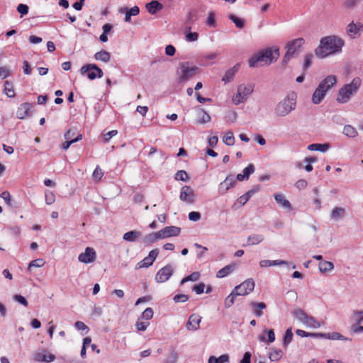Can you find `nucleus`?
Listing matches in <instances>:
<instances>
[{
    "label": "nucleus",
    "mask_w": 363,
    "mask_h": 363,
    "mask_svg": "<svg viewBox=\"0 0 363 363\" xmlns=\"http://www.w3.org/2000/svg\"><path fill=\"white\" fill-rule=\"evenodd\" d=\"M82 138V135L81 134H78L73 140H66V141L62 144V149L64 150H67L72 144L81 140Z\"/></svg>",
    "instance_id": "3c124183"
},
{
    "label": "nucleus",
    "mask_w": 363,
    "mask_h": 363,
    "mask_svg": "<svg viewBox=\"0 0 363 363\" xmlns=\"http://www.w3.org/2000/svg\"><path fill=\"white\" fill-rule=\"evenodd\" d=\"M143 242L145 245H149L156 242V240H155L153 233H150V234L147 235L146 236H145Z\"/></svg>",
    "instance_id": "bf43d9fd"
},
{
    "label": "nucleus",
    "mask_w": 363,
    "mask_h": 363,
    "mask_svg": "<svg viewBox=\"0 0 363 363\" xmlns=\"http://www.w3.org/2000/svg\"><path fill=\"white\" fill-rule=\"evenodd\" d=\"M283 352L281 350H274L270 354H269V359L271 361H278L282 357Z\"/></svg>",
    "instance_id": "603ef678"
},
{
    "label": "nucleus",
    "mask_w": 363,
    "mask_h": 363,
    "mask_svg": "<svg viewBox=\"0 0 363 363\" xmlns=\"http://www.w3.org/2000/svg\"><path fill=\"white\" fill-rule=\"evenodd\" d=\"M201 317L199 314H191L186 323V329L188 330H197L200 327Z\"/></svg>",
    "instance_id": "a211bd4d"
},
{
    "label": "nucleus",
    "mask_w": 363,
    "mask_h": 363,
    "mask_svg": "<svg viewBox=\"0 0 363 363\" xmlns=\"http://www.w3.org/2000/svg\"><path fill=\"white\" fill-rule=\"evenodd\" d=\"M189 299V296L186 294H177L175 295L173 298V300L175 303H184L187 301Z\"/></svg>",
    "instance_id": "e2e57ef3"
},
{
    "label": "nucleus",
    "mask_w": 363,
    "mask_h": 363,
    "mask_svg": "<svg viewBox=\"0 0 363 363\" xmlns=\"http://www.w3.org/2000/svg\"><path fill=\"white\" fill-rule=\"evenodd\" d=\"M159 255V250L158 249H154L151 250L148 256L145 257L142 261L138 262L137 264L136 268L140 269V268H147L150 266H151L155 260L156 259L157 257Z\"/></svg>",
    "instance_id": "f8f14e48"
},
{
    "label": "nucleus",
    "mask_w": 363,
    "mask_h": 363,
    "mask_svg": "<svg viewBox=\"0 0 363 363\" xmlns=\"http://www.w3.org/2000/svg\"><path fill=\"white\" fill-rule=\"evenodd\" d=\"M305 40L302 38H296L289 42L286 46V52L283 57L282 63L286 65L294 57L296 51L303 45Z\"/></svg>",
    "instance_id": "0eeeda50"
},
{
    "label": "nucleus",
    "mask_w": 363,
    "mask_h": 363,
    "mask_svg": "<svg viewBox=\"0 0 363 363\" xmlns=\"http://www.w3.org/2000/svg\"><path fill=\"white\" fill-rule=\"evenodd\" d=\"M228 18L233 21L235 26L239 29H242L245 26V20L235 16V14H230Z\"/></svg>",
    "instance_id": "a19ab883"
},
{
    "label": "nucleus",
    "mask_w": 363,
    "mask_h": 363,
    "mask_svg": "<svg viewBox=\"0 0 363 363\" xmlns=\"http://www.w3.org/2000/svg\"><path fill=\"white\" fill-rule=\"evenodd\" d=\"M179 357V354L176 350V348L174 347L171 346L169 348L168 352L165 355L162 361V363H177Z\"/></svg>",
    "instance_id": "6ab92c4d"
},
{
    "label": "nucleus",
    "mask_w": 363,
    "mask_h": 363,
    "mask_svg": "<svg viewBox=\"0 0 363 363\" xmlns=\"http://www.w3.org/2000/svg\"><path fill=\"white\" fill-rule=\"evenodd\" d=\"M360 28V26H357L354 22H352L347 27V33L351 38H354L358 34Z\"/></svg>",
    "instance_id": "2f4dec72"
},
{
    "label": "nucleus",
    "mask_w": 363,
    "mask_h": 363,
    "mask_svg": "<svg viewBox=\"0 0 363 363\" xmlns=\"http://www.w3.org/2000/svg\"><path fill=\"white\" fill-rule=\"evenodd\" d=\"M293 316L306 327L310 328H318L324 322L317 320L313 316L308 315L303 309L298 308L292 312Z\"/></svg>",
    "instance_id": "423d86ee"
},
{
    "label": "nucleus",
    "mask_w": 363,
    "mask_h": 363,
    "mask_svg": "<svg viewBox=\"0 0 363 363\" xmlns=\"http://www.w3.org/2000/svg\"><path fill=\"white\" fill-rule=\"evenodd\" d=\"M255 281L252 279H247L240 284L236 286L233 291L238 296H245L252 292L255 289Z\"/></svg>",
    "instance_id": "9d476101"
},
{
    "label": "nucleus",
    "mask_w": 363,
    "mask_h": 363,
    "mask_svg": "<svg viewBox=\"0 0 363 363\" xmlns=\"http://www.w3.org/2000/svg\"><path fill=\"white\" fill-rule=\"evenodd\" d=\"M238 179L235 178L233 175L228 176L225 179L220 183L221 186H225V190H229L230 188H233Z\"/></svg>",
    "instance_id": "f704fd0d"
},
{
    "label": "nucleus",
    "mask_w": 363,
    "mask_h": 363,
    "mask_svg": "<svg viewBox=\"0 0 363 363\" xmlns=\"http://www.w3.org/2000/svg\"><path fill=\"white\" fill-rule=\"evenodd\" d=\"M325 339H329V340H348L349 339L347 337H345L342 335H341L339 333L333 332V333H325Z\"/></svg>",
    "instance_id": "49530a36"
},
{
    "label": "nucleus",
    "mask_w": 363,
    "mask_h": 363,
    "mask_svg": "<svg viewBox=\"0 0 363 363\" xmlns=\"http://www.w3.org/2000/svg\"><path fill=\"white\" fill-rule=\"evenodd\" d=\"M80 73L82 75H86L90 80L101 78L104 75L102 69L95 64L83 65L80 69Z\"/></svg>",
    "instance_id": "6e6552de"
},
{
    "label": "nucleus",
    "mask_w": 363,
    "mask_h": 363,
    "mask_svg": "<svg viewBox=\"0 0 363 363\" xmlns=\"http://www.w3.org/2000/svg\"><path fill=\"white\" fill-rule=\"evenodd\" d=\"M198 116V123L201 124L208 123L211 120V116L203 108H199Z\"/></svg>",
    "instance_id": "c9c22d12"
},
{
    "label": "nucleus",
    "mask_w": 363,
    "mask_h": 363,
    "mask_svg": "<svg viewBox=\"0 0 363 363\" xmlns=\"http://www.w3.org/2000/svg\"><path fill=\"white\" fill-rule=\"evenodd\" d=\"M345 214V210L342 207H335L330 214V218L334 220L342 219Z\"/></svg>",
    "instance_id": "bb28decb"
},
{
    "label": "nucleus",
    "mask_w": 363,
    "mask_h": 363,
    "mask_svg": "<svg viewBox=\"0 0 363 363\" xmlns=\"http://www.w3.org/2000/svg\"><path fill=\"white\" fill-rule=\"evenodd\" d=\"M330 148L328 143H313L308 146V149L311 151H319L325 152Z\"/></svg>",
    "instance_id": "a878e982"
},
{
    "label": "nucleus",
    "mask_w": 363,
    "mask_h": 363,
    "mask_svg": "<svg viewBox=\"0 0 363 363\" xmlns=\"http://www.w3.org/2000/svg\"><path fill=\"white\" fill-rule=\"evenodd\" d=\"M55 195L52 192L46 191L45 192V203L48 205H51L55 202Z\"/></svg>",
    "instance_id": "338daca9"
},
{
    "label": "nucleus",
    "mask_w": 363,
    "mask_h": 363,
    "mask_svg": "<svg viewBox=\"0 0 363 363\" xmlns=\"http://www.w3.org/2000/svg\"><path fill=\"white\" fill-rule=\"evenodd\" d=\"M104 175V172L102 169L99 167V166H96L95 168L92 177L95 180H100Z\"/></svg>",
    "instance_id": "052dcab7"
},
{
    "label": "nucleus",
    "mask_w": 363,
    "mask_h": 363,
    "mask_svg": "<svg viewBox=\"0 0 363 363\" xmlns=\"http://www.w3.org/2000/svg\"><path fill=\"white\" fill-rule=\"evenodd\" d=\"M267 339L262 335L258 337V340L263 342L272 343L275 340V334L273 329L267 331Z\"/></svg>",
    "instance_id": "4c0bfd02"
},
{
    "label": "nucleus",
    "mask_w": 363,
    "mask_h": 363,
    "mask_svg": "<svg viewBox=\"0 0 363 363\" xmlns=\"http://www.w3.org/2000/svg\"><path fill=\"white\" fill-rule=\"evenodd\" d=\"M274 199L277 203H279L281 207L291 210V205L290 202L285 199L284 196L281 194H277L274 195Z\"/></svg>",
    "instance_id": "cd10ccee"
},
{
    "label": "nucleus",
    "mask_w": 363,
    "mask_h": 363,
    "mask_svg": "<svg viewBox=\"0 0 363 363\" xmlns=\"http://www.w3.org/2000/svg\"><path fill=\"white\" fill-rule=\"evenodd\" d=\"M179 199L181 201L192 203L194 201V191L189 186H184L180 191Z\"/></svg>",
    "instance_id": "4468645a"
},
{
    "label": "nucleus",
    "mask_w": 363,
    "mask_h": 363,
    "mask_svg": "<svg viewBox=\"0 0 363 363\" xmlns=\"http://www.w3.org/2000/svg\"><path fill=\"white\" fill-rule=\"evenodd\" d=\"M29 10V7L28 5L24 4H20L17 6V11L21 14V16H24L28 14Z\"/></svg>",
    "instance_id": "680f3d73"
},
{
    "label": "nucleus",
    "mask_w": 363,
    "mask_h": 363,
    "mask_svg": "<svg viewBox=\"0 0 363 363\" xmlns=\"http://www.w3.org/2000/svg\"><path fill=\"white\" fill-rule=\"evenodd\" d=\"M247 101V99H244V97L240 94V93L237 91L235 96L233 98V102L235 105H239L242 103H244Z\"/></svg>",
    "instance_id": "69168bd1"
},
{
    "label": "nucleus",
    "mask_w": 363,
    "mask_h": 363,
    "mask_svg": "<svg viewBox=\"0 0 363 363\" xmlns=\"http://www.w3.org/2000/svg\"><path fill=\"white\" fill-rule=\"evenodd\" d=\"M337 82L335 75H329L323 79L312 95V102L314 104H319L324 99L327 91L330 90Z\"/></svg>",
    "instance_id": "20e7f679"
},
{
    "label": "nucleus",
    "mask_w": 363,
    "mask_h": 363,
    "mask_svg": "<svg viewBox=\"0 0 363 363\" xmlns=\"http://www.w3.org/2000/svg\"><path fill=\"white\" fill-rule=\"evenodd\" d=\"M254 86L252 84H240L238 86L237 91L240 93V94L244 97V99H247L249 96L253 92Z\"/></svg>",
    "instance_id": "412c9836"
},
{
    "label": "nucleus",
    "mask_w": 363,
    "mask_h": 363,
    "mask_svg": "<svg viewBox=\"0 0 363 363\" xmlns=\"http://www.w3.org/2000/svg\"><path fill=\"white\" fill-rule=\"evenodd\" d=\"M206 288V285L204 283L201 282L194 286L192 288V290L196 294H201L204 292V289Z\"/></svg>",
    "instance_id": "4d7b16f0"
},
{
    "label": "nucleus",
    "mask_w": 363,
    "mask_h": 363,
    "mask_svg": "<svg viewBox=\"0 0 363 363\" xmlns=\"http://www.w3.org/2000/svg\"><path fill=\"white\" fill-rule=\"evenodd\" d=\"M191 26H186L184 28L185 39L188 42H195L199 38V34L196 32L191 31Z\"/></svg>",
    "instance_id": "7c9ffc66"
},
{
    "label": "nucleus",
    "mask_w": 363,
    "mask_h": 363,
    "mask_svg": "<svg viewBox=\"0 0 363 363\" xmlns=\"http://www.w3.org/2000/svg\"><path fill=\"white\" fill-rule=\"evenodd\" d=\"M34 359L36 362H43L46 363L52 362L55 359V356L52 354H45L42 352H36L34 354Z\"/></svg>",
    "instance_id": "5701e85b"
},
{
    "label": "nucleus",
    "mask_w": 363,
    "mask_h": 363,
    "mask_svg": "<svg viewBox=\"0 0 363 363\" xmlns=\"http://www.w3.org/2000/svg\"><path fill=\"white\" fill-rule=\"evenodd\" d=\"M235 269V264H231L226 265L223 268L220 269L216 274L217 278H224L230 274Z\"/></svg>",
    "instance_id": "393cba45"
},
{
    "label": "nucleus",
    "mask_w": 363,
    "mask_h": 363,
    "mask_svg": "<svg viewBox=\"0 0 363 363\" xmlns=\"http://www.w3.org/2000/svg\"><path fill=\"white\" fill-rule=\"evenodd\" d=\"M344 45V40L338 36H326L320 40V45L315 50V53L318 57L323 59L329 55L341 52Z\"/></svg>",
    "instance_id": "f257e3e1"
},
{
    "label": "nucleus",
    "mask_w": 363,
    "mask_h": 363,
    "mask_svg": "<svg viewBox=\"0 0 363 363\" xmlns=\"http://www.w3.org/2000/svg\"><path fill=\"white\" fill-rule=\"evenodd\" d=\"M353 314L356 320V323L352 325V330L354 333H363V310L354 311Z\"/></svg>",
    "instance_id": "2eb2a0df"
},
{
    "label": "nucleus",
    "mask_w": 363,
    "mask_h": 363,
    "mask_svg": "<svg viewBox=\"0 0 363 363\" xmlns=\"http://www.w3.org/2000/svg\"><path fill=\"white\" fill-rule=\"evenodd\" d=\"M361 83V79L359 77H355L350 83L345 84L338 91L337 101L342 104L348 102L351 96L357 94Z\"/></svg>",
    "instance_id": "39448f33"
},
{
    "label": "nucleus",
    "mask_w": 363,
    "mask_h": 363,
    "mask_svg": "<svg viewBox=\"0 0 363 363\" xmlns=\"http://www.w3.org/2000/svg\"><path fill=\"white\" fill-rule=\"evenodd\" d=\"M200 277V274L199 272H193L191 274L188 275L187 277H184L182 281L180 284L183 285L184 283L187 281H197Z\"/></svg>",
    "instance_id": "09e8293b"
},
{
    "label": "nucleus",
    "mask_w": 363,
    "mask_h": 363,
    "mask_svg": "<svg viewBox=\"0 0 363 363\" xmlns=\"http://www.w3.org/2000/svg\"><path fill=\"white\" fill-rule=\"evenodd\" d=\"M165 237L169 238L172 236H177L181 232V228L176 226H167L163 228Z\"/></svg>",
    "instance_id": "c756f323"
},
{
    "label": "nucleus",
    "mask_w": 363,
    "mask_h": 363,
    "mask_svg": "<svg viewBox=\"0 0 363 363\" xmlns=\"http://www.w3.org/2000/svg\"><path fill=\"white\" fill-rule=\"evenodd\" d=\"M145 7L150 14L154 15L163 9V5L157 0H152L146 4Z\"/></svg>",
    "instance_id": "aec40b11"
},
{
    "label": "nucleus",
    "mask_w": 363,
    "mask_h": 363,
    "mask_svg": "<svg viewBox=\"0 0 363 363\" xmlns=\"http://www.w3.org/2000/svg\"><path fill=\"white\" fill-rule=\"evenodd\" d=\"M174 178H175L176 180L186 182V181H187L189 179V176H188V174H187L186 171H184V170H179L175 174Z\"/></svg>",
    "instance_id": "864d4df0"
},
{
    "label": "nucleus",
    "mask_w": 363,
    "mask_h": 363,
    "mask_svg": "<svg viewBox=\"0 0 363 363\" xmlns=\"http://www.w3.org/2000/svg\"><path fill=\"white\" fill-rule=\"evenodd\" d=\"M206 24L210 28H216V22L215 18V13L213 11L208 12V17L206 21Z\"/></svg>",
    "instance_id": "8fccbe9b"
},
{
    "label": "nucleus",
    "mask_w": 363,
    "mask_h": 363,
    "mask_svg": "<svg viewBox=\"0 0 363 363\" xmlns=\"http://www.w3.org/2000/svg\"><path fill=\"white\" fill-rule=\"evenodd\" d=\"M4 93L9 98H13L15 96V92L13 86L12 82L9 81H6L4 82Z\"/></svg>",
    "instance_id": "79ce46f5"
},
{
    "label": "nucleus",
    "mask_w": 363,
    "mask_h": 363,
    "mask_svg": "<svg viewBox=\"0 0 363 363\" xmlns=\"http://www.w3.org/2000/svg\"><path fill=\"white\" fill-rule=\"evenodd\" d=\"M334 268V264L329 261H323L319 264V270L321 273H325L331 271Z\"/></svg>",
    "instance_id": "ea45409f"
},
{
    "label": "nucleus",
    "mask_w": 363,
    "mask_h": 363,
    "mask_svg": "<svg viewBox=\"0 0 363 363\" xmlns=\"http://www.w3.org/2000/svg\"><path fill=\"white\" fill-rule=\"evenodd\" d=\"M94 57L96 60H100L103 62H108L110 61L111 55L108 52L101 50L94 55Z\"/></svg>",
    "instance_id": "72a5a7b5"
},
{
    "label": "nucleus",
    "mask_w": 363,
    "mask_h": 363,
    "mask_svg": "<svg viewBox=\"0 0 363 363\" xmlns=\"http://www.w3.org/2000/svg\"><path fill=\"white\" fill-rule=\"evenodd\" d=\"M279 56V50L278 48H268L262 51L259 52L249 60V66L250 67H257L259 62H265L271 64L273 61L277 60Z\"/></svg>",
    "instance_id": "7ed1b4c3"
},
{
    "label": "nucleus",
    "mask_w": 363,
    "mask_h": 363,
    "mask_svg": "<svg viewBox=\"0 0 363 363\" xmlns=\"http://www.w3.org/2000/svg\"><path fill=\"white\" fill-rule=\"evenodd\" d=\"M293 338V333L291 328H288L283 337V346L287 347L291 342Z\"/></svg>",
    "instance_id": "a18cd8bd"
},
{
    "label": "nucleus",
    "mask_w": 363,
    "mask_h": 363,
    "mask_svg": "<svg viewBox=\"0 0 363 363\" xmlns=\"http://www.w3.org/2000/svg\"><path fill=\"white\" fill-rule=\"evenodd\" d=\"M240 68V64H236L234 67L232 68L228 69L224 76L222 78V81L225 83L230 82L234 77L236 72H238V69Z\"/></svg>",
    "instance_id": "b1692460"
},
{
    "label": "nucleus",
    "mask_w": 363,
    "mask_h": 363,
    "mask_svg": "<svg viewBox=\"0 0 363 363\" xmlns=\"http://www.w3.org/2000/svg\"><path fill=\"white\" fill-rule=\"evenodd\" d=\"M179 68L182 72L180 80L187 81L190 78L195 76L199 72V68L196 66H190L189 62H184L179 65Z\"/></svg>",
    "instance_id": "1a4fd4ad"
},
{
    "label": "nucleus",
    "mask_w": 363,
    "mask_h": 363,
    "mask_svg": "<svg viewBox=\"0 0 363 363\" xmlns=\"http://www.w3.org/2000/svg\"><path fill=\"white\" fill-rule=\"evenodd\" d=\"M45 264L43 259H36L33 260L28 264V270H30L32 267H41Z\"/></svg>",
    "instance_id": "5fc2aeb1"
},
{
    "label": "nucleus",
    "mask_w": 363,
    "mask_h": 363,
    "mask_svg": "<svg viewBox=\"0 0 363 363\" xmlns=\"http://www.w3.org/2000/svg\"><path fill=\"white\" fill-rule=\"evenodd\" d=\"M153 310L152 308H147L141 314V318L146 320H150L153 316Z\"/></svg>",
    "instance_id": "6e6d98bb"
},
{
    "label": "nucleus",
    "mask_w": 363,
    "mask_h": 363,
    "mask_svg": "<svg viewBox=\"0 0 363 363\" xmlns=\"http://www.w3.org/2000/svg\"><path fill=\"white\" fill-rule=\"evenodd\" d=\"M96 257V255L95 250L91 247H87L84 252L79 255L78 259L80 262L88 264L94 262Z\"/></svg>",
    "instance_id": "ddd939ff"
},
{
    "label": "nucleus",
    "mask_w": 363,
    "mask_h": 363,
    "mask_svg": "<svg viewBox=\"0 0 363 363\" xmlns=\"http://www.w3.org/2000/svg\"><path fill=\"white\" fill-rule=\"evenodd\" d=\"M208 362V363H225L229 362V356L228 354H222L218 357L211 356Z\"/></svg>",
    "instance_id": "58836bf2"
},
{
    "label": "nucleus",
    "mask_w": 363,
    "mask_h": 363,
    "mask_svg": "<svg viewBox=\"0 0 363 363\" xmlns=\"http://www.w3.org/2000/svg\"><path fill=\"white\" fill-rule=\"evenodd\" d=\"M296 106V94L295 92L289 93L274 107V114L278 117L288 116Z\"/></svg>",
    "instance_id": "f03ea898"
},
{
    "label": "nucleus",
    "mask_w": 363,
    "mask_h": 363,
    "mask_svg": "<svg viewBox=\"0 0 363 363\" xmlns=\"http://www.w3.org/2000/svg\"><path fill=\"white\" fill-rule=\"evenodd\" d=\"M223 142L228 146H232L235 144V138L233 132L229 131L225 133L223 138Z\"/></svg>",
    "instance_id": "c03bdc74"
},
{
    "label": "nucleus",
    "mask_w": 363,
    "mask_h": 363,
    "mask_svg": "<svg viewBox=\"0 0 363 363\" xmlns=\"http://www.w3.org/2000/svg\"><path fill=\"white\" fill-rule=\"evenodd\" d=\"M264 240V236L261 234H252L247 238L246 245H258ZM245 246V245H244Z\"/></svg>",
    "instance_id": "c85d7f7f"
},
{
    "label": "nucleus",
    "mask_w": 363,
    "mask_h": 363,
    "mask_svg": "<svg viewBox=\"0 0 363 363\" xmlns=\"http://www.w3.org/2000/svg\"><path fill=\"white\" fill-rule=\"evenodd\" d=\"M33 107V104L30 103H23L17 109L16 117L21 120H23L30 116V109Z\"/></svg>",
    "instance_id": "dca6fc26"
},
{
    "label": "nucleus",
    "mask_w": 363,
    "mask_h": 363,
    "mask_svg": "<svg viewBox=\"0 0 363 363\" xmlns=\"http://www.w3.org/2000/svg\"><path fill=\"white\" fill-rule=\"evenodd\" d=\"M13 300L26 307L28 306V301H27L26 298L20 294L14 295Z\"/></svg>",
    "instance_id": "0e129e2a"
},
{
    "label": "nucleus",
    "mask_w": 363,
    "mask_h": 363,
    "mask_svg": "<svg viewBox=\"0 0 363 363\" xmlns=\"http://www.w3.org/2000/svg\"><path fill=\"white\" fill-rule=\"evenodd\" d=\"M255 170V166L253 164H250L247 167H246L243 171L242 174H238L236 177V179L238 181L247 180L252 173H254Z\"/></svg>",
    "instance_id": "4be33fe9"
},
{
    "label": "nucleus",
    "mask_w": 363,
    "mask_h": 363,
    "mask_svg": "<svg viewBox=\"0 0 363 363\" xmlns=\"http://www.w3.org/2000/svg\"><path fill=\"white\" fill-rule=\"evenodd\" d=\"M119 12L121 13H125L124 21L127 23H130L131 21V16H138L140 13V9L137 6H134L133 7L128 9L127 7L121 8Z\"/></svg>",
    "instance_id": "f3484780"
},
{
    "label": "nucleus",
    "mask_w": 363,
    "mask_h": 363,
    "mask_svg": "<svg viewBox=\"0 0 363 363\" xmlns=\"http://www.w3.org/2000/svg\"><path fill=\"white\" fill-rule=\"evenodd\" d=\"M174 272V268L171 264H167L161 268L155 276V280L158 283H164L169 280Z\"/></svg>",
    "instance_id": "9b49d317"
},
{
    "label": "nucleus",
    "mask_w": 363,
    "mask_h": 363,
    "mask_svg": "<svg viewBox=\"0 0 363 363\" xmlns=\"http://www.w3.org/2000/svg\"><path fill=\"white\" fill-rule=\"evenodd\" d=\"M343 133L350 138H354L357 135V130L350 125H345L343 128Z\"/></svg>",
    "instance_id": "37998d69"
},
{
    "label": "nucleus",
    "mask_w": 363,
    "mask_h": 363,
    "mask_svg": "<svg viewBox=\"0 0 363 363\" xmlns=\"http://www.w3.org/2000/svg\"><path fill=\"white\" fill-rule=\"evenodd\" d=\"M257 192V189H250L247 191L245 194L240 196L238 201L242 205H245L248 200Z\"/></svg>",
    "instance_id": "e433bc0d"
},
{
    "label": "nucleus",
    "mask_w": 363,
    "mask_h": 363,
    "mask_svg": "<svg viewBox=\"0 0 363 363\" xmlns=\"http://www.w3.org/2000/svg\"><path fill=\"white\" fill-rule=\"evenodd\" d=\"M312 58L313 55L311 54L305 56L303 65V69L304 71L307 70L311 67Z\"/></svg>",
    "instance_id": "13d9d810"
},
{
    "label": "nucleus",
    "mask_w": 363,
    "mask_h": 363,
    "mask_svg": "<svg viewBox=\"0 0 363 363\" xmlns=\"http://www.w3.org/2000/svg\"><path fill=\"white\" fill-rule=\"evenodd\" d=\"M235 296H238L237 294L232 291L225 299L224 305L225 308H228L233 306Z\"/></svg>",
    "instance_id": "de8ad7c7"
},
{
    "label": "nucleus",
    "mask_w": 363,
    "mask_h": 363,
    "mask_svg": "<svg viewBox=\"0 0 363 363\" xmlns=\"http://www.w3.org/2000/svg\"><path fill=\"white\" fill-rule=\"evenodd\" d=\"M141 232L137 230H131L125 233L123 238L124 240L128 242H134L135 240L141 235Z\"/></svg>",
    "instance_id": "473e14b6"
},
{
    "label": "nucleus",
    "mask_w": 363,
    "mask_h": 363,
    "mask_svg": "<svg viewBox=\"0 0 363 363\" xmlns=\"http://www.w3.org/2000/svg\"><path fill=\"white\" fill-rule=\"evenodd\" d=\"M201 215L198 211H191L189 213L188 218L191 221H198L201 219Z\"/></svg>",
    "instance_id": "774afa93"
}]
</instances>
